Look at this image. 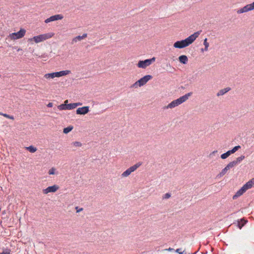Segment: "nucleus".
<instances>
[{
	"mask_svg": "<svg viewBox=\"0 0 254 254\" xmlns=\"http://www.w3.org/2000/svg\"><path fill=\"white\" fill-rule=\"evenodd\" d=\"M167 66H169L170 69L172 70L170 71L171 72H173L175 70V68L172 67L170 64H167Z\"/></svg>",
	"mask_w": 254,
	"mask_h": 254,
	"instance_id": "ea45409f",
	"label": "nucleus"
},
{
	"mask_svg": "<svg viewBox=\"0 0 254 254\" xmlns=\"http://www.w3.org/2000/svg\"><path fill=\"white\" fill-rule=\"evenodd\" d=\"M248 222L245 218H242L237 220V226L239 229H241Z\"/></svg>",
	"mask_w": 254,
	"mask_h": 254,
	"instance_id": "ddd939ff",
	"label": "nucleus"
},
{
	"mask_svg": "<svg viewBox=\"0 0 254 254\" xmlns=\"http://www.w3.org/2000/svg\"><path fill=\"white\" fill-rule=\"evenodd\" d=\"M26 149L31 153H34L37 150V148L32 145L27 147Z\"/></svg>",
	"mask_w": 254,
	"mask_h": 254,
	"instance_id": "aec40b11",
	"label": "nucleus"
},
{
	"mask_svg": "<svg viewBox=\"0 0 254 254\" xmlns=\"http://www.w3.org/2000/svg\"><path fill=\"white\" fill-rule=\"evenodd\" d=\"M26 33V30L24 29H21L18 32L13 33L10 34L11 38L13 39H20L23 37Z\"/></svg>",
	"mask_w": 254,
	"mask_h": 254,
	"instance_id": "0eeeda50",
	"label": "nucleus"
},
{
	"mask_svg": "<svg viewBox=\"0 0 254 254\" xmlns=\"http://www.w3.org/2000/svg\"><path fill=\"white\" fill-rule=\"evenodd\" d=\"M170 197H171V193H166L162 196V199H168V198H170Z\"/></svg>",
	"mask_w": 254,
	"mask_h": 254,
	"instance_id": "7c9ffc66",
	"label": "nucleus"
},
{
	"mask_svg": "<svg viewBox=\"0 0 254 254\" xmlns=\"http://www.w3.org/2000/svg\"><path fill=\"white\" fill-rule=\"evenodd\" d=\"M74 104H75V108H76L77 106L82 105V103H81V102H77V103H74Z\"/></svg>",
	"mask_w": 254,
	"mask_h": 254,
	"instance_id": "37998d69",
	"label": "nucleus"
},
{
	"mask_svg": "<svg viewBox=\"0 0 254 254\" xmlns=\"http://www.w3.org/2000/svg\"><path fill=\"white\" fill-rule=\"evenodd\" d=\"M72 144L75 147H80L82 145V143L79 141L73 142Z\"/></svg>",
	"mask_w": 254,
	"mask_h": 254,
	"instance_id": "c756f323",
	"label": "nucleus"
},
{
	"mask_svg": "<svg viewBox=\"0 0 254 254\" xmlns=\"http://www.w3.org/2000/svg\"><path fill=\"white\" fill-rule=\"evenodd\" d=\"M63 16L62 14H56L51 16L49 18H47L45 20L46 23H48L52 21H54L58 20H61L63 18Z\"/></svg>",
	"mask_w": 254,
	"mask_h": 254,
	"instance_id": "1a4fd4ad",
	"label": "nucleus"
},
{
	"mask_svg": "<svg viewBox=\"0 0 254 254\" xmlns=\"http://www.w3.org/2000/svg\"><path fill=\"white\" fill-rule=\"evenodd\" d=\"M87 36V34L86 33H84L82 36H81V37H82V39H84L85 38H86Z\"/></svg>",
	"mask_w": 254,
	"mask_h": 254,
	"instance_id": "a18cd8bd",
	"label": "nucleus"
},
{
	"mask_svg": "<svg viewBox=\"0 0 254 254\" xmlns=\"http://www.w3.org/2000/svg\"><path fill=\"white\" fill-rule=\"evenodd\" d=\"M203 45H204L205 47H204V49H201V52L207 51L208 50V48L209 47V43L207 42V38H205L204 40Z\"/></svg>",
	"mask_w": 254,
	"mask_h": 254,
	"instance_id": "6ab92c4d",
	"label": "nucleus"
},
{
	"mask_svg": "<svg viewBox=\"0 0 254 254\" xmlns=\"http://www.w3.org/2000/svg\"><path fill=\"white\" fill-rule=\"evenodd\" d=\"M217 152V150H214L212 152H211L210 154H209V157H211L213 155H214L215 153H216Z\"/></svg>",
	"mask_w": 254,
	"mask_h": 254,
	"instance_id": "a19ab883",
	"label": "nucleus"
},
{
	"mask_svg": "<svg viewBox=\"0 0 254 254\" xmlns=\"http://www.w3.org/2000/svg\"><path fill=\"white\" fill-rule=\"evenodd\" d=\"M82 40L83 39H82L81 36H77L72 39V44H73V43H76L78 41H80Z\"/></svg>",
	"mask_w": 254,
	"mask_h": 254,
	"instance_id": "bb28decb",
	"label": "nucleus"
},
{
	"mask_svg": "<svg viewBox=\"0 0 254 254\" xmlns=\"http://www.w3.org/2000/svg\"><path fill=\"white\" fill-rule=\"evenodd\" d=\"M67 110H72L75 108L74 103L67 104Z\"/></svg>",
	"mask_w": 254,
	"mask_h": 254,
	"instance_id": "cd10ccee",
	"label": "nucleus"
},
{
	"mask_svg": "<svg viewBox=\"0 0 254 254\" xmlns=\"http://www.w3.org/2000/svg\"><path fill=\"white\" fill-rule=\"evenodd\" d=\"M251 10H252L251 9L250 5H249V4H247L243 7L238 10L237 11V13L238 14H240V13L247 12H248Z\"/></svg>",
	"mask_w": 254,
	"mask_h": 254,
	"instance_id": "f8f14e48",
	"label": "nucleus"
},
{
	"mask_svg": "<svg viewBox=\"0 0 254 254\" xmlns=\"http://www.w3.org/2000/svg\"><path fill=\"white\" fill-rule=\"evenodd\" d=\"M200 32L201 31H197L184 40L177 41L174 44V47L175 48L182 49L189 46L198 37Z\"/></svg>",
	"mask_w": 254,
	"mask_h": 254,
	"instance_id": "f257e3e1",
	"label": "nucleus"
},
{
	"mask_svg": "<svg viewBox=\"0 0 254 254\" xmlns=\"http://www.w3.org/2000/svg\"><path fill=\"white\" fill-rule=\"evenodd\" d=\"M52 36L50 35L49 34H41L38 36L33 37L30 40H33L35 43H38L44 41L49 38H51Z\"/></svg>",
	"mask_w": 254,
	"mask_h": 254,
	"instance_id": "423d86ee",
	"label": "nucleus"
},
{
	"mask_svg": "<svg viewBox=\"0 0 254 254\" xmlns=\"http://www.w3.org/2000/svg\"><path fill=\"white\" fill-rule=\"evenodd\" d=\"M245 192H246L245 190H244L242 188H241L239 190H238L236 192L235 194H234L233 195V199H236L238 197H239L241 195H242Z\"/></svg>",
	"mask_w": 254,
	"mask_h": 254,
	"instance_id": "4468645a",
	"label": "nucleus"
},
{
	"mask_svg": "<svg viewBox=\"0 0 254 254\" xmlns=\"http://www.w3.org/2000/svg\"><path fill=\"white\" fill-rule=\"evenodd\" d=\"M68 102V100H66L64 101V104H61L60 105L58 106V108L60 110H67V104H66V103H67Z\"/></svg>",
	"mask_w": 254,
	"mask_h": 254,
	"instance_id": "a211bd4d",
	"label": "nucleus"
},
{
	"mask_svg": "<svg viewBox=\"0 0 254 254\" xmlns=\"http://www.w3.org/2000/svg\"><path fill=\"white\" fill-rule=\"evenodd\" d=\"M152 78V76L151 75H146L143 77L137 80V83H139V86H142L145 85L149 80Z\"/></svg>",
	"mask_w": 254,
	"mask_h": 254,
	"instance_id": "6e6552de",
	"label": "nucleus"
},
{
	"mask_svg": "<svg viewBox=\"0 0 254 254\" xmlns=\"http://www.w3.org/2000/svg\"><path fill=\"white\" fill-rule=\"evenodd\" d=\"M237 165V162H235L234 161H231L229 162L227 165L226 167L228 168V169L229 170L230 168H233L235 166Z\"/></svg>",
	"mask_w": 254,
	"mask_h": 254,
	"instance_id": "412c9836",
	"label": "nucleus"
},
{
	"mask_svg": "<svg viewBox=\"0 0 254 254\" xmlns=\"http://www.w3.org/2000/svg\"><path fill=\"white\" fill-rule=\"evenodd\" d=\"M2 114H3V113H2L0 112V115H2Z\"/></svg>",
	"mask_w": 254,
	"mask_h": 254,
	"instance_id": "8fccbe9b",
	"label": "nucleus"
},
{
	"mask_svg": "<svg viewBox=\"0 0 254 254\" xmlns=\"http://www.w3.org/2000/svg\"><path fill=\"white\" fill-rule=\"evenodd\" d=\"M237 165V162H235L234 161H231L229 162L227 165L226 167L228 168V169L229 170L230 168H233L235 166Z\"/></svg>",
	"mask_w": 254,
	"mask_h": 254,
	"instance_id": "4be33fe9",
	"label": "nucleus"
},
{
	"mask_svg": "<svg viewBox=\"0 0 254 254\" xmlns=\"http://www.w3.org/2000/svg\"><path fill=\"white\" fill-rule=\"evenodd\" d=\"M2 116L11 120H14V117L12 116H10L9 115L6 114H2Z\"/></svg>",
	"mask_w": 254,
	"mask_h": 254,
	"instance_id": "473e14b6",
	"label": "nucleus"
},
{
	"mask_svg": "<svg viewBox=\"0 0 254 254\" xmlns=\"http://www.w3.org/2000/svg\"><path fill=\"white\" fill-rule=\"evenodd\" d=\"M249 189L252 188L254 186V178L246 183Z\"/></svg>",
	"mask_w": 254,
	"mask_h": 254,
	"instance_id": "393cba45",
	"label": "nucleus"
},
{
	"mask_svg": "<svg viewBox=\"0 0 254 254\" xmlns=\"http://www.w3.org/2000/svg\"><path fill=\"white\" fill-rule=\"evenodd\" d=\"M59 189V187L57 185H53L50 186L45 189L43 190V192L44 194H47L49 192H55Z\"/></svg>",
	"mask_w": 254,
	"mask_h": 254,
	"instance_id": "9d476101",
	"label": "nucleus"
},
{
	"mask_svg": "<svg viewBox=\"0 0 254 254\" xmlns=\"http://www.w3.org/2000/svg\"><path fill=\"white\" fill-rule=\"evenodd\" d=\"M138 86H139V83H137V81H136L134 83H133V84L131 85V87H134V88H136V87H137Z\"/></svg>",
	"mask_w": 254,
	"mask_h": 254,
	"instance_id": "e433bc0d",
	"label": "nucleus"
},
{
	"mask_svg": "<svg viewBox=\"0 0 254 254\" xmlns=\"http://www.w3.org/2000/svg\"><path fill=\"white\" fill-rule=\"evenodd\" d=\"M83 210V208H81L80 209H78V210H77V212H78L81 210Z\"/></svg>",
	"mask_w": 254,
	"mask_h": 254,
	"instance_id": "09e8293b",
	"label": "nucleus"
},
{
	"mask_svg": "<svg viewBox=\"0 0 254 254\" xmlns=\"http://www.w3.org/2000/svg\"><path fill=\"white\" fill-rule=\"evenodd\" d=\"M10 250L9 249H6L4 251H3L2 253H0V254H10Z\"/></svg>",
	"mask_w": 254,
	"mask_h": 254,
	"instance_id": "f704fd0d",
	"label": "nucleus"
},
{
	"mask_svg": "<svg viewBox=\"0 0 254 254\" xmlns=\"http://www.w3.org/2000/svg\"><path fill=\"white\" fill-rule=\"evenodd\" d=\"M245 158V156L244 155H241V156L238 157L236 160H234L235 162H237V165L240 163Z\"/></svg>",
	"mask_w": 254,
	"mask_h": 254,
	"instance_id": "a878e982",
	"label": "nucleus"
},
{
	"mask_svg": "<svg viewBox=\"0 0 254 254\" xmlns=\"http://www.w3.org/2000/svg\"><path fill=\"white\" fill-rule=\"evenodd\" d=\"M179 62L183 64H186L188 62V58L186 55H181L179 57Z\"/></svg>",
	"mask_w": 254,
	"mask_h": 254,
	"instance_id": "dca6fc26",
	"label": "nucleus"
},
{
	"mask_svg": "<svg viewBox=\"0 0 254 254\" xmlns=\"http://www.w3.org/2000/svg\"><path fill=\"white\" fill-rule=\"evenodd\" d=\"M53 103H52V102H50V103H48V104L47 105V107H52L53 106Z\"/></svg>",
	"mask_w": 254,
	"mask_h": 254,
	"instance_id": "49530a36",
	"label": "nucleus"
},
{
	"mask_svg": "<svg viewBox=\"0 0 254 254\" xmlns=\"http://www.w3.org/2000/svg\"><path fill=\"white\" fill-rule=\"evenodd\" d=\"M72 126H68L65 128H64L63 130V132L65 134H67L69 132L73 129Z\"/></svg>",
	"mask_w": 254,
	"mask_h": 254,
	"instance_id": "5701e85b",
	"label": "nucleus"
},
{
	"mask_svg": "<svg viewBox=\"0 0 254 254\" xmlns=\"http://www.w3.org/2000/svg\"><path fill=\"white\" fill-rule=\"evenodd\" d=\"M69 73H70V70H62L60 71L45 74L44 77L47 79L54 78L56 77H59L62 76L66 75L68 74Z\"/></svg>",
	"mask_w": 254,
	"mask_h": 254,
	"instance_id": "7ed1b4c3",
	"label": "nucleus"
},
{
	"mask_svg": "<svg viewBox=\"0 0 254 254\" xmlns=\"http://www.w3.org/2000/svg\"><path fill=\"white\" fill-rule=\"evenodd\" d=\"M228 157V156L226 155V152L221 154V158L222 159H226Z\"/></svg>",
	"mask_w": 254,
	"mask_h": 254,
	"instance_id": "72a5a7b5",
	"label": "nucleus"
},
{
	"mask_svg": "<svg viewBox=\"0 0 254 254\" xmlns=\"http://www.w3.org/2000/svg\"><path fill=\"white\" fill-rule=\"evenodd\" d=\"M229 169L226 166L224 169L222 170V171L217 175V177L220 178L223 176L227 172Z\"/></svg>",
	"mask_w": 254,
	"mask_h": 254,
	"instance_id": "f3484780",
	"label": "nucleus"
},
{
	"mask_svg": "<svg viewBox=\"0 0 254 254\" xmlns=\"http://www.w3.org/2000/svg\"><path fill=\"white\" fill-rule=\"evenodd\" d=\"M230 90H231V88L230 87H227V88L221 89L217 92V96H220L223 95L225 93H226L227 92L229 91Z\"/></svg>",
	"mask_w": 254,
	"mask_h": 254,
	"instance_id": "2eb2a0df",
	"label": "nucleus"
},
{
	"mask_svg": "<svg viewBox=\"0 0 254 254\" xmlns=\"http://www.w3.org/2000/svg\"><path fill=\"white\" fill-rule=\"evenodd\" d=\"M155 61V58L153 57L150 59H146L144 61H139L137 64V66L139 68H145L150 65Z\"/></svg>",
	"mask_w": 254,
	"mask_h": 254,
	"instance_id": "39448f33",
	"label": "nucleus"
},
{
	"mask_svg": "<svg viewBox=\"0 0 254 254\" xmlns=\"http://www.w3.org/2000/svg\"><path fill=\"white\" fill-rule=\"evenodd\" d=\"M89 111V106H84L82 107L78 108L76 111V113L77 115H85Z\"/></svg>",
	"mask_w": 254,
	"mask_h": 254,
	"instance_id": "9b49d317",
	"label": "nucleus"
},
{
	"mask_svg": "<svg viewBox=\"0 0 254 254\" xmlns=\"http://www.w3.org/2000/svg\"><path fill=\"white\" fill-rule=\"evenodd\" d=\"M174 250V249L171 248H169L166 249V251H169V252H171V251H173Z\"/></svg>",
	"mask_w": 254,
	"mask_h": 254,
	"instance_id": "de8ad7c7",
	"label": "nucleus"
},
{
	"mask_svg": "<svg viewBox=\"0 0 254 254\" xmlns=\"http://www.w3.org/2000/svg\"><path fill=\"white\" fill-rule=\"evenodd\" d=\"M226 155L228 156V157H229L231 154H233L234 153L233 152L232 149L231 150H228V151H227L226 152Z\"/></svg>",
	"mask_w": 254,
	"mask_h": 254,
	"instance_id": "4c0bfd02",
	"label": "nucleus"
},
{
	"mask_svg": "<svg viewBox=\"0 0 254 254\" xmlns=\"http://www.w3.org/2000/svg\"><path fill=\"white\" fill-rule=\"evenodd\" d=\"M240 148H241V146L240 145H237V146H236L234 147H233L232 149V150L233 152L234 153L237 150H238Z\"/></svg>",
	"mask_w": 254,
	"mask_h": 254,
	"instance_id": "2f4dec72",
	"label": "nucleus"
},
{
	"mask_svg": "<svg viewBox=\"0 0 254 254\" xmlns=\"http://www.w3.org/2000/svg\"><path fill=\"white\" fill-rule=\"evenodd\" d=\"M245 191H246L247 190L249 189V187L248 186V185L246 183L245 185H243V186L242 187Z\"/></svg>",
	"mask_w": 254,
	"mask_h": 254,
	"instance_id": "c9c22d12",
	"label": "nucleus"
},
{
	"mask_svg": "<svg viewBox=\"0 0 254 254\" xmlns=\"http://www.w3.org/2000/svg\"><path fill=\"white\" fill-rule=\"evenodd\" d=\"M56 169L53 167L49 170L48 173L49 175H54L56 174Z\"/></svg>",
	"mask_w": 254,
	"mask_h": 254,
	"instance_id": "c85d7f7f",
	"label": "nucleus"
},
{
	"mask_svg": "<svg viewBox=\"0 0 254 254\" xmlns=\"http://www.w3.org/2000/svg\"><path fill=\"white\" fill-rule=\"evenodd\" d=\"M181 249H177L176 250V252L179 253V254H183V252H181Z\"/></svg>",
	"mask_w": 254,
	"mask_h": 254,
	"instance_id": "c03bdc74",
	"label": "nucleus"
},
{
	"mask_svg": "<svg viewBox=\"0 0 254 254\" xmlns=\"http://www.w3.org/2000/svg\"><path fill=\"white\" fill-rule=\"evenodd\" d=\"M141 164L142 163L139 162L130 167L122 174V177L124 178L128 177L132 172L135 171L138 168H139Z\"/></svg>",
	"mask_w": 254,
	"mask_h": 254,
	"instance_id": "20e7f679",
	"label": "nucleus"
},
{
	"mask_svg": "<svg viewBox=\"0 0 254 254\" xmlns=\"http://www.w3.org/2000/svg\"><path fill=\"white\" fill-rule=\"evenodd\" d=\"M249 5H250V7L252 10L254 9V2L251 4H249Z\"/></svg>",
	"mask_w": 254,
	"mask_h": 254,
	"instance_id": "79ce46f5",
	"label": "nucleus"
},
{
	"mask_svg": "<svg viewBox=\"0 0 254 254\" xmlns=\"http://www.w3.org/2000/svg\"><path fill=\"white\" fill-rule=\"evenodd\" d=\"M226 155L228 156V157H229L231 154H233L234 153L233 152L232 149L231 150H228V151H227L226 152Z\"/></svg>",
	"mask_w": 254,
	"mask_h": 254,
	"instance_id": "58836bf2",
	"label": "nucleus"
},
{
	"mask_svg": "<svg viewBox=\"0 0 254 254\" xmlns=\"http://www.w3.org/2000/svg\"><path fill=\"white\" fill-rule=\"evenodd\" d=\"M249 189L252 188L254 186V178L246 183Z\"/></svg>",
	"mask_w": 254,
	"mask_h": 254,
	"instance_id": "b1692460",
	"label": "nucleus"
},
{
	"mask_svg": "<svg viewBox=\"0 0 254 254\" xmlns=\"http://www.w3.org/2000/svg\"><path fill=\"white\" fill-rule=\"evenodd\" d=\"M192 92H189L176 100H174L169 103L167 106L164 107V109L174 108L187 101L190 96L192 95Z\"/></svg>",
	"mask_w": 254,
	"mask_h": 254,
	"instance_id": "f03ea898",
	"label": "nucleus"
}]
</instances>
